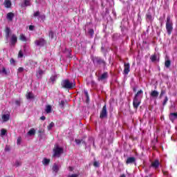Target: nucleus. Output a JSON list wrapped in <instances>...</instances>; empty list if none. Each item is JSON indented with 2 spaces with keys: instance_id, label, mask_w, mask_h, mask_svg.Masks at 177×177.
Returning a JSON list of instances; mask_svg holds the SVG:
<instances>
[{
  "instance_id": "obj_2",
  "label": "nucleus",
  "mask_w": 177,
  "mask_h": 177,
  "mask_svg": "<svg viewBox=\"0 0 177 177\" xmlns=\"http://www.w3.org/2000/svg\"><path fill=\"white\" fill-rule=\"evenodd\" d=\"M166 30L168 35L172 34L174 31V22L171 20V16L168 15L166 20Z\"/></svg>"
},
{
  "instance_id": "obj_33",
  "label": "nucleus",
  "mask_w": 177,
  "mask_h": 177,
  "mask_svg": "<svg viewBox=\"0 0 177 177\" xmlns=\"http://www.w3.org/2000/svg\"><path fill=\"white\" fill-rule=\"evenodd\" d=\"M44 74V71H39L38 72H37V75L39 77H41V76H42V75Z\"/></svg>"
},
{
  "instance_id": "obj_50",
  "label": "nucleus",
  "mask_w": 177,
  "mask_h": 177,
  "mask_svg": "<svg viewBox=\"0 0 177 177\" xmlns=\"http://www.w3.org/2000/svg\"><path fill=\"white\" fill-rule=\"evenodd\" d=\"M68 171H73V167H68Z\"/></svg>"
},
{
  "instance_id": "obj_34",
  "label": "nucleus",
  "mask_w": 177,
  "mask_h": 177,
  "mask_svg": "<svg viewBox=\"0 0 177 177\" xmlns=\"http://www.w3.org/2000/svg\"><path fill=\"white\" fill-rule=\"evenodd\" d=\"M165 95V90H161L160 94V97H162Z\"/></svg>"
},
{
  "instance_id": "obj_6",
  "label": "nucleus",
  "mask_w": 177,
  "mask_h": 177,
  "mask_svg": "<svg viewBox=\"0 0 177 177\" xmlns=\"http://www.w3.org/2000/svg\"><path fill=\"white\" fill-rule=\"evenodd\" d=\"M100 118H107V105L105 104L100 113Z\"/></svg>"
},
{
  "instance_id": "obj_35",
  "label": "nucleus",
  "mask_w": 177,
  "mask_h": 177,
  "mask_svg": "<svg viewBox=\"0 0 177 177\" xmlns=\"http://www.w3.org/2000/svg\"><path fill=\"white\" fill-rule=\"evenodd\" d=\"M21 143V138H18L17 140V145H20Z\"/></svg>"
},
{
  "instance_id": "obj_46",
  "label": "nucleus",
  "mask_w": 177,
  "mask_h": 177,
  "mask_svg": "<svg viewBox=\"0 0 177 177\" xmlns=\"http://www.w3.org/2000/svg\"><path fill=\"white\" fill-rule=\"evenodd\" d=\"M15 104H17V106H20V101L19 100L15 101Z\"/></svg>"
},
{
  "instance_id": "obj_7",
  "label": "nucleus",
  "mask_w": 177,
  "mask_h": 177,
  "mask_svg": "<svg viewBox=\"0 0 177 177\" xmlns=\"http://www.w3.org/2000/svg\"><path fill=\"white\" fill-rule=\"evenodd\" d=\"M140 103H142L140 100H139V98H136L134 97V98L133 100V109H135L136 110H138V109L139 108V106H140Z\"/></svg>"
},
{
  "instance_id": "obj_29",
  "label": "nucleus",
  "mask_w": 177,
  "mask_h": 177,
  "mask_svg": "<svg viewBox=\"0 0 177 177\" xmlns=\"http://www.w3.org/2000/svg\"><path fill=\"white\" fill-rule=\"evenodd\" d=\"M49 162H50V160H49V159L44 158L43 160L44 165H48V164H49Z\"/></svg>"
},
{
  "instance_id": "obj_1",
  "label": "nucleus",
  "mask_w": 177,
  "mask_h": 177,
  "mask_svg": "<svg viewBox=\"0 0 177 177\" xmlns=\"http://www.w3.org/2000/svg\"><path fill=\"white\" fill-rule=\"evenodd\" d=\"M5 32L6 39H9V37H10L11 35L10 38V45H16V44L17 43V36H16V35L15 34H12V31L9 28H6Z\"/></svg>"
},
{
  "instance_id": "obj_20",
  "label": "nucleus",
  "mask_w": 177,
  "mask_h": 177,
  "mask_svg": "<svg viewBox=\"0 0 177 177\" xmlns=\"http://www.w3.org/2000/svg\"><path fill=\"white\" fill-rule=\"evenodd\" d=\"M146 17L148 20H149V21H153V16L151 15V12H148L146 14Z\"/></svg>"
},
{
  "instance_id": "obj_16",
  "label": "nucleus",
  "mask_w": 177,
  "mask_h": 177,
  "mask_svg": "<svg viewBox=\"0 0 177 177\" xmlns=\"http://www.w3.org/2000/svg\"><path fill=\"white\" fill-rule=\"evenodd\" d=\"M13 17H15V14H13L12 12H9L7 14V19L10 21H12L13 20Z\"/></svg>"
},
{
  "instance_id": "obj_42",
  "label": "nucleus",
  "mask_w": 177,
  "mask_h": 177,
  "mask_svg": "<svg viewBox=\"0 0 177 177\" xmlns=\"http://www.w3.org/2000/svg\"><path fill=\"white\" fill-rule=\"evenodd\" d=\"M25 5H26V6H29V5H30V1H29L28 0H26V1H25Z\"/></svg>"
},
{
  "instance_id": "obj_43",
  "label": "nucleus",
  "mask_w": 177,
  "mask_h": 177,
  "mask_svg": "<svg viewBox=\"0 0 177 177\" xmlns=\"http://www.w3.org/2000/svg\"><path fill=\"white\" fill-rule=\"evenodd\" d=\"M44 132H45V129H40L39 130V133H44Z\"/></svg>"
},
{
  "instance_id": "obj_44",
  "label": "nucleus",
  "mask_w": 177,
  "mask_h": 177,
  "mask_svg": "<svg viewBox=\"0 0 177 177\" xmlns=\"http://www.w3.org/2000/svg\"><path fill=\"white\" fill-rule=\"evenodd\" d=\"M34 28H35V27H34V26H29V30H30V31H32L33 30H34Z\"/></svg>"
},
{
  "instance_id": "obj_18",
  "label": "nucleus",
  "mask_w": 177,
  "mask_h": 177,
  "mask_svg": "<svg viewBox=\"0 0 177 177\" xmlns=\"http://www.w3.org/2000/svg\"><path fill=\"white\" fill-rule=\"evenodd\" d=\"M107 77H109V73H107V72H104V73L99 77V79L101 80V81H103V80L107 79Z\"/></svg>"
},
{
  "instance_id": "obj_15",
  "label": "nucleus",
  "mask_w": 177,
  "mask_h": 177,
  "mask_svg": "<svg viewBox=\"0 0 177 177\" xmlns=\"http://www.w3.org/2000/svg\"><path fill=\"white\" fill-rule=\"evenodd\" d=\"M59 168L60 166L57 165V164H54L53 166V171L55 172V174H57V172H59Z\"/></svg>"
},
{
  "instance_id": "obj_12",
  "label": "nucleus",
  "mask_w": 177,
  "mask_h": 177,
  "mask_svg": "<svg viewBox=\"0 0 177 177\" xmlns=\"http://www.w3.org/2000/svg\"><path fill=\"white\" fill-rule=\"evenodd\" d=\"M0 74H3V75H8V74H9L6 68H5V66L2 65H0Z\"/></svg>"
},
{
  "instance_id": "obj_41",
  "label": "nucleus",
  "mask_w": 177,
  "mask_h": 177,
  "mask_svg": "<svg viewBox=\"0 0 177 177\" xmlns=\"http://www.w3.org/2000/svg\"><path fill=\"white\" fill-rule=\"evenodd\" d=\"M23 71H24V68L20 67L19 69H18V73H23Z\"/></svg>"
},
{
  "instance_id": "obj_47",
  "label": "nucleus",
  "mask_w": 177,
  "mask_h": 177,
  "mask_svg": "<svg viewBox=\"0 0 177 177\" xmlns=\"http://www.w3.org/2000/svg\"><path fill=\"white\" fill-rule=\"evenodd\" d=\"M75 142H76L77 145H80V143H81V140H75Z\"/></svg>"
},
{
  "instance_id": "obj_21",
  "label": "nucleus",
  "mask_w": 177,
  "mask_h": 177,
  "mask_svg": "<svg viewBox=\"0 0 177 177\" xmlns=\"http://www.w3.org/2000/svg\"><path fill=\"white\" fill-rule=\"evenodd\" d=\"M165 66L166 68H169V67H171V60L169 59L166 60L165 62Z\"/></svg>"
},
{
  "instance_id": "obj_3",
  "label": "nucleus",
  "mask_w": 177,
  "mask_h": 177,
  "mask_svg": "<svg viewBox=\"0 0 177 177\" xmlns=\"http://www.w3.org/2000/svg\"><path fill=\"white\" fill-rule=\"evenodd\" d=\"M64 151V149H63V147H60L58 144H56L54 147V148L53 149V157H60V156H62V154H63Z\"/></svg>"
},
{
  "instance_id": "obj_31",
  "label": "nucleus",
  "mask_w": 177,
  "mask_h": 177,
  "mask_svg": "<svg viewBox=\"0 0 177 177\" xmlns=\"http://www.w3.org/2000/svg\"><path fill=\"white\" fill-rule=\"evenodd\" d=\"M54 125H55V124H54L53 122L50 123L49 125L48 126V131H50V129H51L52 128H53V126H54Z\"/></svg>"
},
{
  "instance_id": "obj_14",
  "label": "nucleus",
  "mask_w": 177,
  "mask_h": 177,
  "mask_svg": "<svg viewBox=\"0 0 177 177\" xmlns=\"http://www.w3.org/2000/svg\"><path fill=\"white\" fill-rule=\"evenodd\" d=\"M4 6L5 8H10V6H12V1H10V0H5Z\"/></svg>"
},
{
  "instance_id": "obj_40",
  "label": "nucleus",
  "mask_w": 177,
  "mask_h": 177,
  "mask_svg": "<svg viewBox=\"0 0 177 177\" xmlns=\"http://www.w3.org/2000/svg\"><path fill=\"white\" fill-rule=\"evenodd\" d=\"M84 95H85V96L86 97V101L88 102V99H89V97L88 95V92L87 91H84Z\"/></svg>"
},
{
  "instance_id": "obj_52",
  "label": "nucleus",
  "mask_w": 177,
  "mask_h": 177,
  "mask_svg": "<svg viewBox=\"0 0 177 177\" xmlns=\"http://www.w3.org/2000/svg\"><path fill=\"white\" fill-rule=\"evenodd\" d=\"M145 177H149V176H146Z\"/></svg>"
},
{
  "instance_id": "obj_17",
  "label": "nucleus",
  "mask_w": 177,
  "mask_h": 177,
  "mask_svg": "<svg viewBox=\"0 0 177 177\" xmlns=\"http://www.w3.org/2000/svg\"><path fill=\"white\" fill-rule=\"evenodd\" d=\"M36 45L42 46L45 44V40L44 39H39L35 41Z\"/></svg>"
},
{
  "instance_id": "obj_9",
  "label": "nucleus",
  "mask_w": 177,
  "mask_h": 177,
  "mask_svg": "<svg viewBox=\"0 0 177 177\" xmlns=\"http://www.w3.org/2000/svg\"><path fill=\"white\" fill-rule=\"evenodd\" d=\"M151 167L153 168V169H158V167H160V160H155L153 162L151 163Z\"/></svg>"
},
{
  "instance_id": "obj_38",
  "label": "nucleus",
  "mask_w": 177,
  "mask_h": 177,
  "mask_svg": "<svg viewBox=\"0 0 177 177\" xmlns=\"http://www.w3.org/2000/svg\"><path fill=\"white\" fill-rule=\"evenodd\" d=\"M18 57H23V51L22 50H20L19 52Z\"/></svg>"
},
{
  "instance_id": "obj_51",
  "label": "nucleus",
  "mask_w": 177,
  "mask_h": 177,
  "mask_svg": "<svg viewBox=\"0 0 177 177\" xmlns=\"http://www.w3.org/2000/svg\"><path fill=\"white\" fill-rule=\"evenodd\" d=\"M133 92H136V88L135 87L133 88Z\"/></svg>"
},
{
  "instance_id": "obj_4",
  "label": "nucleus",
  "mask_w": 177,
  "mask_h": 177,
  "mask_svg": "<svg viewBox=\"0 0 177 177\" xmlns=\"http://www.w3.org/2000/svg\"><path fill=\"white\" fill-rule=\"evenodd\" d=\"M62 85L63 88H66V89H73L75 86V84L70 82L68 80H64Z\"/></svg>"
},
{
  "instance_id": "obj_53",
  "label": "nucleus",
  "mask_w": 177,
  "mask_h": 177,
  "mask_svg": "<svg viewBox=\"0 0 177 177\" xmlns=\"http://www.w3.org/2000/svg\"><path fill=\"white\" fill-rule=\"evenodd\" d=\"M102 49H103V47H102Z\"/></svg>"
},
{
  "instance_id": "obj_48",
  "label": "nucleus",
  "mask_w": 177,
  "mask_h": 177,
  "mask_svg": "<svg viewBox=\"0 0 177 177\" xmlns=\"http://www.w3.org/2000/svg\"><path fill=\"white\" fill-rule=\"evenodd\" d=\"M40 120H42V121L45 120H46L45 116H41V117L40 118Z\"/></svg>"
},
{
  "instance_id": "obj_26",
  "label": "nucleus",
  "mask_w": 177,
  "mask_h": 177,
  "mask_svg": "<svg viewBox=\"0 0 177 177\" xmlns=\"http://www.w3.org/2000/svg\"><path fill=\"white\" fill-rule=\"evenodd\" d=\"M52 111V106L50 105H48L46 107V113H49Z\"/></svg>"
},
{
  "instance_id": "obj_13",
  "label": "nucleus",
  "mask_w": 177,
  "mask_h": 177,
  "mask_svg": "<svg viewBox=\"0 0 177 177\" xmlns=\"http://www.w3.org/2000/svg\"><path fill=\"white\" fill-rule=\"evenodd\" d=\"M10 118V115L9 114H3L1 115V121L3 122H6L7 121H9Z\"/></svg>"
},
{
  "instance_id": "obj_45",
  "label": "nucleus",
  "mask_w": 177,
  "mask_h": 177,
  "mask_svg": "<svg viewBox=\"0 0 177 177\" xmlns=\"http://www.w3.org/2000/svg\"><path fill=\"white\" fill-rule=\"evenodd\" d=\"M49 37H50V38H53V32L50 31L49 32Z\"/></svg>"
},
{
  "instance_id": "obj_22",
  "label": "nucleus",
  "mask_w": 177,
  "mask_h": 177,
  "mask_svg": "<svg viewBox=\"0 0 177 177\" xmlns=\"http://www.w3.org/2000/svg\"><path fill=\"white\" fill-rule=\"evenodd\" d=\"M26 98L27 99H34V94L31 92H28L26 94Z\"/></svg>"
},
{
  "instance_id": "obj_27",
  "label": "nucleus",
  "mask_w": 177,
  "mask_h": 177,
  "mask_svg": "<svg viewBox=\"0 0 177 177\" xmlns=\"http://www.w3.org/2000/svg\"><path fill=\"white\" fill-rule=\"evenodd\" d=\"M93 167L95 168H99L100 167V163L98 161L95 160L93 163Z\"/></svg>"
},
{
  "instance_id": "obj_8",
  "label": "nucleus",
  "mask_w": 177,
  "mask_h": 177,
  "mask_svg": "<svg viewBox=\"0 0 177 177\" xmlns=\"http://www.w3.org/2000/svg\"><path fill=\"white\" fill-rule=\"evenodd\" d=\"M130 71H131V65L129 64V63L124 62V74L125 75H128Z\"/></svg>"
},
{
  "instance_id": "obj_24",
  "label": "nucleus",
  "mask_w": 177,
  "mask_h": 177,
  "mask_svg": "<svg viewBox=\"0 0 177 177\" xmlns=\"http://www.w3.org/2000/svg\"><path fill=\"white\" fill-rule=\"evenodd\" d=\"M28 135H29V136H32V135H35V129H31L28 132Z\"/></svg>"
},
{
  "instance_id": "obj_37",
  "label": "nucleus",
  "mask_w": 177,
  "mask_h": 177,
  "mask_svg": "<svg viewBox=\"0 0 177 177\" xmlns=\"http://www.w3.org/2000/svg\"><path fill=\"white\" fill-rule=\"evenodd\" d=\"M38 16H39V11H37L36 12L34 13L35 17H38Z\"/></svg>"
},
{
  "instance_id": "obj_28",
  "label": "nucleus",
  "mask_w": 177,
  "mask_h": 177,
  "mask_svg": "<svg viewBox=\"0 0 177 177\" xmlns=\"http://www.w3.org/2000/svg\"><path fill=\"white\" fill-rule=\"evenodd\" d=\"M143 94V91L140 90L137 92V93L135 95L134 97L139 98V95Z\"/></svg>"
},
{
  "instance_id": "obj_10",
  "label": "nucleus",
  "mask_w": 177,
  "mask_h": 177,
  "mask_svg": "<svg viewBox=\"0 0 177 177\" xmlns=\"http://www.w3.org/2000/svg\"><path fill=\"white\" fill-rule=\"evenodd\" d=\"M136 162V158L135 157H129L126 160L127 165L129 164H135Z\"/></svg>"
},
{
  "instance_id": "obj_30",
  "label": "nucleus",
  "mask_w": 177,
  "mask_h": 177,
  "mask_svg": "<svg viewBox=\"0 0 177 177\" xmlns=\"http://www.w3.org/2000/svg\"><path fill=\"white\" fill-rule=\"evenodd\" d=\"M6 132H7L6 129H2L1 130V136H5V135H6Z\"/></svg>"
},
{
  "instance_id": "obj_25",
  "label": "nucleus",
  "mask_w": 177,
  "mask_h": 177,
  "mask_svg": "<svg viewBox=\"0 0 177 177\" xmlns=\"http://www.w3.org/2000/svg\"><path fill=\"white\" fill-rule=\"evenodd\" d=\"M151 61L154 63V62H156L157 60V55L156 54H153L150 57Z\"/></svg>"
},
{
  "instance_id": "obj_19",
  "label": "nucleus",
  "mask_w": 177,
  "mask_h": 177,
  "mask_svg": "<svg viewBox=\"0 0 177 177\" xmlns=\"http://www.w3.org/2000/svg\"><path fill=\"white\" fill-rule=\"evenodd\" d=\"M150 96H151V97H158V91L156 90L152 91L150 93Z\"/></svg>"
},
{
  "instance_id": "obj_11",
  "label": "nucleus",
  "mask_w": 177,
  "mask_h": 177,
  "mask_svg": "<svg viewBox=\"0 0 177 177\" xmlns=\"http://www.w3.org/2000/svg\"><path fill=\"white\" fill-rule=\"evenodd\" d=\"M169 118L171 122H174L175 120H177V112L176 113H171L169 115Z\"/></svg>"
},
{
  "instance_id": "obj_32",
  "label": "nucleus",
  "mask_w": 177,
  "mask_h": 177,
  "mask_svg": "<svg viewBox=\"0 0 177 177\" xmlns=\"http://www.w3.org/2000/svg\"><path fill=\"white\" fill-rule=\"evenodd\" d=\"M167 102H168V97L165 96V100L162 102V106H165Z\"/></svg>"
},
{
  "instance_id": "obj_39",
  "label": "nucleus",
  "mask_w": 177,
  "mask_h": 177,
  "mask_svg": "<svg viewBox=\"0 0 177 177\" xmlns=\"http://www.w3.org/2000/svg\"><path fill=\"white\" fill-rule=\"evenodd\" d=\"M89 34H90V35H93V34H95V32L93 31V29H90L89 30Z\"/></svg>"
},
{
  "instance_id": "obj_36",
  "label": "nucleus",
  "mask_w": 177,
  "mask_h": 177,
  "mask_svg": "<svg viewBox=\"0 0 177 177\" xmlns=\"http://www.w3.org/2000/svg\"><path fill=\"white\" fill-rule=\"evenodd\" d=\"M67 177H78V174H70Z\"/></svg>"
},
{
  "instance_id": "obj_5",
  "label": "nucleus",
  "mask_w": 177,
  "mask_h": 177,
  "mask_svg": "<svg viewBox=\"0 0 177 177\" xmlns=\"http://www.w3.org/2000/svg\"><path fill=\"white\" fill-rule=\"evenodd\" d=\"M91 60L94 64H102L103 66H106V62L99 57L91 56Z\"/></svg>"
},
{
  "instance_id": "obj_23",
  "label": "nucleus",
  "mask_w": 177,
  "mask_h": 177,
  "mask_svg": "<svg viewBox=\"0 0 177 177\" xmlns=\"http://www.w3.org/2000/svg\"><path fill=\"white\" fill-rule=\"evenodd\" d=\"M19 39L20 41H23L24 42H26V41H27V38L26 37V36L23 34H21L19 35Z\"/></svg>"
},
{
  "instance_id": "obj_49",
  "label": "nucleus",
  "mask_w": 177,
  "mask_h": 177,
  "mask_svg": "<svg viewBox=\"0 0 177 177\" xmlns=\"http://www.w3.org/2000/svg\"><path fill=\"white\" fill-rule=\"evenodd\" d=\"M10 63H11V64H13L15 63V59H10Z\"/></svg>"
}]
</instances>
